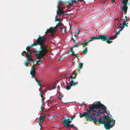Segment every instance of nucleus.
Segmentation results:
<instances>
[{
  "label": "nucleus",
  "instance_id": "1",
  "mask_svg": "<svg viewBox=\"0 0 130 130\" xmlns=\"http://www.w3.org/2000/svg\"><path fill=\"white\" fill-rule=\"evenodd\" d=\"M88 109L91 113L97 112H104V113L107 114V115L109 113L108 111H107L108 113L106 112V107L104 105L101 104L100 101H98V102H96L95 104L93 103L92 104V106H90L88 108Z\"/></svg>",
  "mask_w": 130,
  "mask_h": 130
},
{
  "label": "nucleus",
  "instance_id": "2",
  "mask_svg": "<svg viewBox=\"0 0 130 130\" xmlns=\"http://www.w3.org/2000/svg\"><path fill=\"white\" fill-rule=\"evenodd\" d=\"M93 114V116L92 117V119H93L92 121H93L94 122L97 123L99 122V124H103V122L105 121V119L104 118H102L100 117L99 120H98L97 119V117L98 116H100L101 113L104 114V112H93L92 113Z\"/></svg>",
  "mask_w": 130,
  "mask_h": 130
},
{
  "label": "nucleus",
  "instance_id": "3",
  "mask_svg": "<svg viewBox=\"0 0 130 130\" xmlns=\"http://www.w3.org/2000/svg\"><path fill=\"white\" fill-rule=\"evenodd\" d=\"M128 0H122V1L121 4V6H120V7L121 10L120 14L122 15H123V11L124 12L125 15H126L127 14V10L128 9L127 4Z\"/></svg>",
  "mask_w": 130,
  "mask_h": 130
},
{
  "label": "nucleus",
  "instance_id": "4",
  "mask_svg": "<svg viewBox=\"0 0 130 130\" xmlns=\"http://www.w3.org/2000/svg\"><path fill=\"white\" fill-rule=\"evenodd\" d=\"M88 109L86 110V112H84L82 114L80 113H79L80 115V117L81 118L83 117H84L86 118L87 120L90 121H92L93 120L92 119V117L93 116V114L90 112V111Z\"/></svg>",
  "mask_w": 130,
  "mask_h": 130
},
{
  "label": "nucleus",
  "instance_id": "5",
  "mask_svg": "<svg viewBox=\"0 0 130 130\" xmlns=\"http://www.w3.org/2000/svg\"><path fill=\"white\" fill-rule=\"evenodd\" d=\"M39 44L40 46L39 49L41 50L40 51V53L43 55L45 54L47 51V45L46 43L42 42V43H40Z\"/></svg>",
  "mask_w": 130,
  "mask_h": 130
},
{
  "label": "nucleus",
  "instance_id": "6",
  "mask_svg": "<svg viewBox=\"0 0 130 130\" xmlns=\"http://www.w3.org/2000/svg\"><path fill=\"white\" fill-rule=\"evenodd\" d=\"M31 47V46H27L26 48V50L27 51V52H26L25 51H23V52L25 54L27 58H28L29 59H31V57L30 55L31 54V51L30 50V49Z\"/></svg>",
  "mask_w": 130,
  "mask_h": 130
},
{
  "label": "nucleus",
  "instance_id": "7",
  "mask_svg": "<svg viewBox=\"0 0 130 130\" xmlns=\"http://www.w3.org/2000/svg\"><path fill=\"white\" fill-rule=\"evenodd\" d=\"M61 4V5H63V2H62V1H59L58 3V4L57 6V14L56 15L55 17V21H59L60 20V18H58L57 17V14H58L59 12L58 11L60 10V8L59 7V4Z\"/></svg>",
  "mask_w": 130,
  "mask_h": 130
},
{
  "label": "nucleus",
  "instance_id": "8",
  "mask_svg": "<svg viewBox=\"0 0 130 130\" xmlns=\"http://www.w3.org/2000/svg\"><path fill=\"white\" fill-rule=\"evenodd\" d=\"M72 121V120H71L70 118L66 119L64 118L63 120V122L64 124L63 127L69 125Z\"/></svg>",
  "mask_w": 130,
  "mask_h": 130
},
{
  "label": "nucleus",
  "instance_id": "9",
  "mask_svg": "<svg viewBox=\"0 0 130 130\" xmlns=\"http://www.w3.org/2000/svg\"><path fill=\"white\" fill-rule=\"evenodd\" d=\"M108 35H100L98 36V39H100L103 41H106L108 38Z\"/></svg>",
  "mask_w": 130,
  "mask_h": 130
},
{
  "label": "nucleus",
  "instance_id": "10",
  "mask_svg": "<svg viewBox=\"0 0 130 130\" xmlns=\"http://www.w3.org/2000/svg\"><path fill=\"white\" fill-rule=\"evenodd\" d=\"M36 73L35 70L32 68H31V70L30 72V74L31 75V78H34L35 81L37 82L39 80H38L36 78H35L34 76V75H35Z\"/></svg>",
  "mask_w": 130,
  "mask_h": 130
},
{
  "label": "nucleus",
  "instance_id": "11",
  "mask_svg": "<svg viewBox=\"0 0 130 130\" xmlns=\"http://www.w3.org/2000/svg\"><path fill=\"white\" fill-rule=\"evenodd\" d=\"M98 37H91L90 39H88L87 40V42H89L92 41L93 40H95L96 39H98Z\"/></svg>",
  "mask_w": 130,
  "mask_h": 130
},
{
  "label": "nucleus",
  "instance_id": "12",
  "mask_svg": "<svg viewBox=\"0 0 130 130\" xmlns=\"http://www.w3.org/2000/svg\"><path fill=\"white\" fill-rule=\"evenodd\" d=\"M27 59L26 61V63H25V65L26 66H28V61H29L30 62H32L33 61V59H32V58L31 57V59H29L28 58H27Z\"/></svg>",
  "mask_w": 130,
  "mask_h": 130
},
{
  "label": "nucleus",
  "instance_id": "13",
  "mask_svg": "<svg viewBox=\"0 0 130 130\" xmlns=\"http://www.w3.org/2000/svg\"><path fill=\"white\" fill-rule=\"evenodd\" d=\"M45 35V34L44 36H41L40 37V39H39V40L40 41V42L39 43V44L40 43H42V42H43V41L44 40V36Z\"/></svg>",
  "mask_w": 130,
  "mask_h": 130
},
{
  "label": "nucleus",
  "instance_id": "14",
  "mask_svg": "<svg viewBox=\"0 0 130 130\" xmlns=\"http://www.w3.org/2000/svg\"><path fill=\"white\" fill-rule=\"evenodd\" d=\"M105 128L106 129H109L110 128L112 127H111V124H108V125H105L104 126Z\"/></svg>",
  "mask_w": 130,
  "mask_h": 130
},
{
  "label": "nucleus",
  "instance_id": "15",
  "mask_svg": "<svg viewBox=\"0 0 130 130\" xmlns=\"http://www.w3.org/2000/svg\"><path fill=\"white\" fill-rule=\"evenodd\" d=\"M66 127L68 128H73L75 129H77V128L75 127L73 124H72L71 125H70L69 124V125L67 126Z\"/></svg>",
  "mask_w": 130,
  "mask_h": 130
},
{
  "label": "nucleus",
  "instance_id": "16",
  "mask_svg": "<svg viewBox=\"0 0 130 130\" xmlns=\"http://www.w3.org/2000/svg\"><path fill=\"white\" fill-rule=\"evenodd\" d=\"M53 30V27H50L49 29H47L46 31L45 32V34H47L48 32H51Z\"/></svg>",
  "mask_w": 130,
  "mask_h": 130
},
{
  "label": "nucleus",
  "instance_id": "17",
  "mask_svg": "<svg viewBox=\"0 0 130 130\" xmlns=\"http://www.w3.org/2000/svg\"><path fill=\"white\" fill-rule=\"evenodd\" d=\"M44 120V118H40V117L39 119V121L38 122H39V124H41L43 122V121Z\"/></svg>",
  "mask_w": 130,
  "mask_h": 130
},
{
  "label": "nucleus",
  "instance_id": "18",
  "mask_svg": "<svg viewBox=\"0 0 130 130\" xmlns=\"http://www.w3.org/2000/svg\"><path fill=\"white\" fill-rule=\"evenodd\" d=\"M51 88H52V89L49 90V91H51L52 90L56 88V86L54 84L52 85L51 84Z\"/></svg>",
  "mask_w": 130,
  "mask_h": 130
},
{
  "label": "nucleus",
  "instance_id": "19",
  "mask_svg": "<svg viewBox=\"0 0 130 130\" xmlns=\"http://www.w3.org/2000/svg\"><path fill=\"white\" fill-rule=\"evenodd\" d=\"M77 75V74L76 73L74 77H73V76H72V75H71L69 76V78L70 79H75L76 78V76Z\"/></svg>",
  "mask_w": 130,
  "mask_h": 130
},
{
  "label": "nucleus",
  "instance_id": "20",
  "mask_svg": "<svg viewBox=\"0 0 130 130\" xmlns=\"http://www.w3.org/2000/svg\"><path fill=\"white\" fill-rule=\"evenodd\" d=\"M83 64L82 63H80V64L78 65V68L79 69H82L83 67Z\"/></svg>",
  "mask_w": 130,
  "mask_h": 130
},
{
  "label": "nucleus",
  "instance_id": "21",
  "mask_svg": "<svg viewBox=\"0 0 130 130\" xmlns=\"http://www.w3.org/2000/svg\"><path fill=\"white\" fill-rule=\"evenodd\" d=\"M71 2H69V4L71 5L73 3H76V4H77V3H76L77 2V1L75 0H73L70 1Z\"/></svg>",
  "mask_w": 130,
  "mask_h": 130
},
{
  "label": "nucleus",
  "instance_id": "22",
  "mask_svg": "<svg viewBox=\"0 0 130 130\" xmlns=\"http://www.w3.org/2000/svg\"><path fill=\"white\" fill-rule=\"evenodd\" d=\"M42 60H38L36 62V64L38 65L39 64L41 63H42Z\"/></svg>",
  "mask_w": 130,
  "mask_h": 130
},
{
  "label": "nucleus",
  "instance_id": "23",
  "mask_svg": "<svg viewBox=\"0 0 130 130\" xmlns=\"http://www.w3.org/2000/svg\"><path fill=\"white\" fill-rule=\"evenodd\" d=\"M72 83H73V84L72 85H71V84H70V85L71 86H75L76 85H77V84L78 81H77L76 82H74V81H73V82H72Z\"/></svg>",
  "mask_w": 130,
  "mask_h": 130
},
{
  "label": "nucleus",
  "instance_id": "24",
  "mask_svg": "<svg viewBox=\"0 0 130 130\" xmlns=\"http://www.w3.org/2000/svg\"><path fill=\"white\" fill-rule=\"evenodd\" d=\"M71 86L70 85H69L68 86H66L65 87V88L67 90H70L71 89Z\"/></svg>",
  "mask_w": 130,
  "mask_h": 130
},
{
  "label": "nucleus",
  "instance_id": "25",
  "mask_svg": "<svg viewBox=\"0 0 130 130\" xmlns=\"http://www.w3.org/2000/svg\"><path fill=\"white\" fill-rule=\"evenodd\" d=\"M114 119L113 118H112L111 119H108V123L109 124H111V123L112 121H113Z\"/></svg>",
  "mask_w": 130,
  "mask_h": 130
},
{
  "label": "nucleus",
  "instance_id": "26",
  "mask_svg": "<svg viewBox=\"0 0 130 130\" xmlns=\"http://www.w3.org/2000/svg\"><path fill=\"white\" fill-rule=\"evenodd\" d=\"M111 37H108L109 39H111L112 38L115 39L117 37V35H116L114 37H112V35H111Z\"/></svg>",
  "mask_w": 130,
  "mask_h": 130
},
{
  "label": "nucleus",
  "instance_id": "27",
  "mask_svg": "<svg viewBox=\"0 0 130 130\" xmlns=\"http://www.w3.org/2000/svg\"><path fill=\"white\" fill-rule=\"evenodd\" d=\"M59 13L62 16H64L65 15L63 11H60L59 12Z\"/></svg>",
  "mask_w": 130,
  "mask_h": 130
},
{
  "label": "nucleus",
  "instance_id": "28",
  "mask_svg": "<svg viewBox=\"0 0 130 130\" xmlns=\"http://www.w3.org/2000/svg\"><path fill=\"white\" fill-rule=\"evenodd\" d=\"M88 51L87 47H86L85 48V50L83 51V53L84 54H86L87 52Z\"/></svg>",
  "mask_w": 130,
  "mask_h": 130
},
{
  "label": "nucleus",
  "instance_id": "29",
  "mask_svg": "<svg viewBox=\"0 0 130 130\" xmlns=\"http://www.w3.org/2000/svg\"><path fill=\"white\" fill-rule=\"evenodd\" d=\"M103 124H104V125L109 124L108 123V121L105 120V121L103 122Z\"/></svg>",
  "mask_w": 130,
  "mask_h": 130
},
{
  "label": "nucleus",
  "instance_id": "30",
  "mask_svg": "<svg viewBox=\"0 0 130 130\" xmlns=\"http://www.w3.org/2000/svg\"><path fill=\"white\" fill-rule=\"evenodd\" d=\"M119 27L121 29V30H123L124 28V25H121L119 26Z\"/></svg>",
  "mask_w": 130,
  "mask_h": 130
},
{
  "label": "nucleus",
  "instance_id": "31",
  "mask_svg": "<svg viewBox=\"0 0 130 130\" xmlns=\"http://www.w3.org/2000/svg\"><path fill=\"white\" fill-rule=\"evenodd\" d=\"M60 86L59 85H58L57 87V91L58 93H59V91L60 90Z\"/></svg>",
  "mask_w": 130,
  "mask_h": 130
},
{
  "label": "nucleus",
  "instance_id": "32",
  "mask_svg": "<svg viewBox=\"0 0 130 130\" xmlns=\"http://www.w3.org/2000/svg\"><path fill=\"white\" fill-rule=\"evenodd\" d=\"M106 42L110 44V43L113 42L112 41H110L109 40V39H107V40H106Z\"/></svg>",
  "mask_w": 130,
  "mask_h": 130
},
{
  "label": "nucleus",
  "instance_id": "33",
  "mask_svg": "<svg viewBox=\"0 0 130 130\" xmlns=\"http://www.w3.org/2000/svg\"><path fill=\"white\" fill-rule=\"evenodd\" d=\"M73 80L72 79L70 80V79L69 78V81L70 82L69 83V84H71V85H72L73 84V83H72V82H73Z\"/></svg>",
  "mask_w": 130,
  "mask_h": 130
},
{
  "label": "nucleus",
  "instance_id": "34",
  "mask_svg": "<svg viewBox=\"0 0 130 130\" xmlns=\"http://www.w3.org/2000/svg\"><path fill=\"white\" fill-rule=\"evenodd\" d=\"M127 21V19H126L125 20H124L123 24V25H124V26H125L126 24V22Z\"/></svg>",
  "mask_w": 130,
  "mask_h": 130
},
{
  "label": "nucleus",
  "instance_id": "35",
  "mask_svg": "<svg viewBox=\"0 0 130 130\" xmlns=\"http://www.w3.org/2000/svg\"><path fill=\"white\" fill-rule=\"evenodd\" d=\"M40 52L39 51H36L35 52L34 54H35L36 55H37L38 54H39V53Z\"/></svg>",
  "mask_w": 130,
  "mask_h": 130
},
{
  "label": "nucleus",
  "instance_id": "36",
  "mask_svg": "<svg viewBox=\"0 0 130 130\" xmlns=\"http://www.w3.org/2000/svg\"><path fill=\"white\" fill-rule=\"evenodd\" d=\"M63 24V23H60L59 22L57 25V26H59L60 27V24Z\"/></svg>",
  "mask_w": 130,
  "mask_h": 130
},
{
  "label": "nucleus",
  "instance_id": "37",
  "mask_svg": "<svg viewBox=\"0 0 130 130\" xmlns=\"http://www.w3.org/2000/svg\"><path fill=\"white\" fill-rule=\"evenodd\" d=\"M113 123L112 124H111V127H113V126H114L115 125V120H113Z\"/></svg>",
  "mask_w": 130,
  "mask_h": 130
},
{
  "label": "nucleus",
  "instance_id": "38",
  "mask_svg": "<svg viewBox=\"0 0 130 130\" xmlns=\"http://www.w3.org/2000/svg\"><path fill=\"white\" fill-rule=\"evenodd\" d=\"M79 44V43H78L77 44L75 45H74L73 47L72 48H73V47H78L79 46L78 45Z\"/></svg>",
  "mask_w": 130,
  "mask_h": 130
},
{
  "label": "nucleus",
  "instance_id": "39",
  "mask_svg": "<svg viewBox=\"0 0 130 130\" xmlns=\"http://www.w3.org/2000/svg\"><path fill=\"white\" fill-rule=\"evenodd\" d=\"M59 96L60 98H63V95L61 93H59Z\"/></svg>",
  "mask_w": 130,
  "mask_h": 130
},
{
  "label": "nucleus",
  "instance_id": "40",
  "mask_svg": "<svg viewBox=\"0 0 130 130\" xmlns=\"http://www.w3.org/2000/svg\"><path fill=\"white\" fill-rule=\"evenodd\" d=\"M41 110H42V113H41V114H40V117H41V115H42V110H43V109L42 107V105L41 106Z\"/></svg>",
  "mask_w": 130,
  "mask_h": 130
},
{
  "label": "nucleus",
  "instance_id": "41",
  "mask_svg": "<svg viewBox=\"0 0 130 130\" xmlns=\"http://www.w3.org/2000/svg\"><path fill=\"white\" fill-rule=\"evenodd\" d=\"M40 94L41 95V98H42L41 99V102H42L44 101L43 99L42 98H43V96L41 93H40Z\"/></svg>",
  "mask_w": 130,
  "mask_h": 130
},
{
  "label": "nucleus",
  "instance_id": "42",
  "mask_svg": "<svg viewBox=\"0 0 130 130\" xmlns=\"http://www.w3.org/2000/svg\"><path fill=\"white\" fill-rule=\"evenodd\" d=\"M37 82L38 83L37 85H39V86L40 87H41V84L40 83V81H38V82Z\"/></svg>",
  "mask_w": 130,
  "mask_h": 130
},
{
  "label": "nucleus",
  "instance_id": "43",
  "mask_svg": "<svg viewBox=\"0 0 130 130\" xmlns=\"http://www.w3.org/2000/svg\"><path fill=\"white\" fill-rule=\"evenodd\" d=\"M121 31V30H119L117 32V35H119L120 33V32Z\"/></svg>",
  "mask_w": 130,
  "mask_h": 130
},
{
  "label": "nucleus",
  "instance_id": "44",
  "mask_svg": "<svg viewBox=\"0 0 130 130\" xmlns=\"http://www.w3.org/2000/svg\"><path fill=\"white\" fill-rule=\"evenodd\" d=\"M70 51H71V52L72 53H74V52H73V50L72 48L71 49Z\"/></svg>",
  "mask_w": 130,
  "mask_h": 130
},
{
  "label": "nucleus",
  "instance_id": "45",
  "mask_svg": "<svg viewBox=\"0 0 130 130\" xmlns=\"http://www.w3.org/2000/svg\"><path fill=\"white\" fill-rule=\"evenodd\" d=\"M53 27V30H54L55 31L56 30V28L55 27Z\"/></svg>",
  "mask_w": 130,
  "mask_h": 130
},
{
  "label": "nucleus",
  "instance_id": "46",
  "mask_svg": "<svg viewBox=\"0 0 130 130\" xmlns=\"http://www.w3.org/2000/svg\"><path fill=\"white\" fill-rule=\"evenodd\" d=\"M41 37V36H40V35H39V37H38V38L36 40V41H38V40L39 39V38H40V37Z\"/></svg>",
  "mask_w": 130,
  "mask_h": 130
},
{
  "label": "nucleus",
  "instance_id": "47",
  "mask_svg": "<svg viewBox=\"0 0 130 130\" xmlns=\"http://www.w3.org/2000/svg\"><path fill=\"white\" fill-rule=\"evenodd\" d=\"M111 1L113 3H115V4H116V2H115V0H111Z\"/></svg>",
  "mask_w": 130,
  "mask_h": 130
},
{
  "label": "nucleus",
  "instance_id": "48",
  "mask_svg": "<svg viewBox=\"0 0 130 130\" xmlns=\"http://www.w3.org/2000/svg\"><path fill=\"white\" fill-rule=\"evenodd\" d=\"M116 35H117L116 34V33H113L112 36H113V37H114Z\"/></svg>",
  "mask_w": 130,
  "mask_h": 130
},
{
  "label": "nucleus",
  "instance_id": "49",
  "mask_svg": "<svg viewBox=\"0 0 130 130\" xmlns=\"http://www.w3.org/2000/svg\"><path fill=\"white\" fill-rule=\"evenodd\" d=\"M86 41L87 42H86V43H84V44H85V46H86L87 45V43H88V42H87V40Z\"/></svg>",
  "mask_w": 130,
  "mask_h": 130
},
{
  "label": "nucleus",
  "instance_id": "50",
  "mask_svg": "<svg viewBox=\"0 0 130 130\" xmlns=\"http://www.w3.org/2000/svg\"><path fill=\"white\" fill-rule=\"evenodd\" d=\"M60 25V28H62L63 26H64L63 24H61Z\"/></svg>",
  "mask_w": 130,
  "mask_h": 130
},
{
  "label": "nucleus",
  "instance_id": "51",
  "mask_svg": "<svg viewBox=\"0 0 130 130\" xmlns=\"http://www.w3.org/2000/svg\"><path fill=\"white\" fill-rule=\"evenodd\" d=\"M75 115H74L73 116V117H71V119L72 120L73 118H75Z\"/></svg>",
  "mask_w": 130,
  "mask_h": 130
},
{
  "label": "nucleus",
  "instance_id": "52",
  "mask_svg": "<svg viewBox=\"0 0 130 130\" xmlns=\"http://www.w3.org/2000/svg\"><path fill=\"white\" fill-rule=\"evenodd\" d=\"M74 41V43L75 44H77L78 42V41H76L75 40V41Z\"/></svg>",
  "mask_w": 130,
  "mask_h": 130
},
{
  "label": "nucleus",
  "instance_id": "53",
  "mask_svg": "<svg viewBox=\"0 0 130 130\" xmlns=\"http://www.w3.org/2000/svg\"><path fill=\"white\" fill-rule=\"evenodd\" d=\"M109 114V113L108 114V115ZM109 115H108V116ZM108 115H107V116H106L105 115H104L103 116V118H105L107 116H108Z\"/></svg>",
  "mask_w": 130,
  "mask_h": 130
},
{
  "label": "nucleus",
  "instance_id": "54",
  "mask_svg": "<svg viewBox=\"0 0 130 130\" xmlns=\"http://www.w3.org/2000/svg\"><path fill=\"white\" fill-rule=\"evenodd\" d=\"M71 39L73 40V41H75V40L74 39V38H73L72 37L71 38Z\"/></svg>",
  "mask_w": 130,
  "mask_h": 130
},
{
  "label": "nucleus",
  "instance_id": "55",
  "mask_svg": "<svg viewBox=\"0 0 130 130\" xmlns=\"http://www.w3.org/2000/svg\"><path fill=\"white\" fill-rule=\"evenodd\" d=\"M116 26V27H115V29L116 28L117 26H118V24H116L115 25Z\"/></svg>",
  "mask_w": 130,
  "mask_h": 130
},
{
  "label": "nucleus",
  "instance_id": "56",
  "mask_svg": "<svg viewBox=\"0 0 130 130\" xmlns=\"http://www.w3.org/2000/svg\"><path fill=\"white\" fill-rule=\"evenodd\" d=\"M62 98H59V99L60 101H61L62 100Z\"/></svg>",
  "mask_w": 130,
  "mask_h": 130
},
{
  "label": "nucleus",
  "instance_id": "57",
  "mask_svg": "<svg viewBox=\"0 0 130 130\" xmlns=\"http://www.w3.org/2000/svg\"><path fill=\"white\" fill-rule=\"evenodd\" d=\"M21 54H22V55L23 56H25L24 55V54L23 53H22Z\"/></svg>",
  "mask_w": 130,
  "mask_h": 130
},
{
  "label": "nucleus",
  "instance_id": "58",
  "mask_svg": "<svg viewBox=\"0 0 130 130\" xmlns=\"http://www.w3.org/2000/svg\"><path fill=\"white\" fill-rule=\"evenodd\" d=\"M78 32L77 33V35H78L79 34V29H78Z\"/></svg>",
  "mask_w": 130,
  "mask_h": 130
},
{
  "label": "nucleus",
  "instance_id": "59",
  "mask_svg": "<svg viewBox=\"0 0 130 130\" xmlns=\"http://www.w3.org/2000/svg\"><path fill=\"white\" fill-rule=\"evenodd\" d=\"M108 116V119H111L112 118H111L109 116Z\"/></svg>",
  "mask_w": 130,
  "mask_h": 130
},
{
  "label": "nucleus",
  "instance_id": "60",
  "mask_svg": "<svg viewBox=\"0 0 130 130\" xmlns=\"http://www.w3.org/2000/svg\"><path fill=\"white\" fill-rule=\"evenodd\" d=\"M75 55L76 56V57H79V55H77V54H75Z\"/></svg>",
  "mask_w": 130,
  "mask_h": 130
},
{
  "label": "nucleus",
  "instance_id": "61",
  "mask_svg": "<svg viewBox=\"0 0 130 130\" xmlns=\"http://www.w3.org/2000/svg\"><path fill=\"white\" fill-rule=\"evenodd\" d=\"M31 45L32 46H34V43H33L32 44H31Z\"/></svg>",
  "mask_w": 130,
  "mask_h": 130
},
{
  "label": "nucleus",
  "instance_id": "62",
  "mask_svg": "<svg viewBox=\"0 0 130 130\" xmlns=\"http://www.w3.org/2000/svg\"><path fill=\"white\" fill-rule=\"evenodd\" d=\"M82 104H85V102H82Z\"/></svg>",
  "mask_w": 130,
  "mask_h": 130
},
{
  "label": "nucleus",
  "instance_id": "63",
  "mask_svg": "<svg viewBox=\"0 0 130 130\" xmlns=\"http://www.w3.org/2000/svg\"><path fill=\"white\" fill-rule=\"evenodd\" d=\"M71 63V62H70L68 64V65H70Z\"/></svg>",
  "mask_w": 130,
  "mask_h": 130
},
{
  "label": "nucleus",
  "instance_id": "64",
  "mask_svg": "<svg viewBox=\"0 0 130 130\" xmlns=\"http://www.w3.org/2000/svg\"><path fill=\"white\" fill-rule=\"evenodd\" d=\"M83 104L81 103L80 104V106H82V105Z\"/></svg>",
  "mask_w": 130,
  "mask_h": 130
}]
</instances>
